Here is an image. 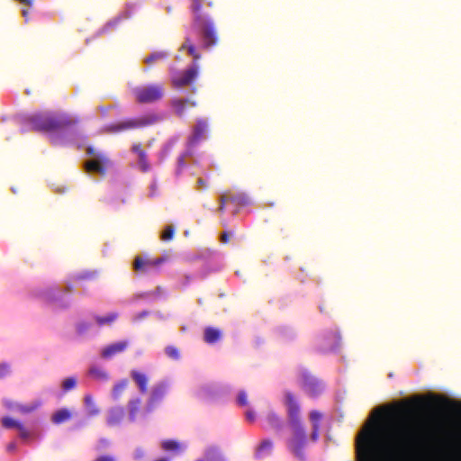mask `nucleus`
I'll use <instances>...</instances> for the list:
<instances>
[{"mask_svg": "<svg viewBox=\"0 0 461 461\" xmlns=\"http://www.w3.org/2000/svg\"><path fill=\"white\" fill-rule=\"evenodd\" d=\"M417 438V430L410 423L395 422L385 432L386 450L393 459L402 460L413 449Z\"/></svg>", "mask_w": 461, "mask_h": 461, "instance_id": "obj_1", "label": "nucleus"}, {"mask_svg": "<svg viewBox=\"0 0 461 461\" xmlns=\"http://www.w3.org/2000/svg\"><path fill=\"white\" fill-rule=\"evenodd\" d=\"M203 5L212 8L213 0H191L190 9L193 13V27L202 40L203 48L211 49L219 41L216 28L212 19L203 12Z\"/></svg>", "mask_w": 461, "mask_h": 461, "instance_id": "obj_2", "label": "nucleus"}, {"mask_svg": "<svg viewBox=\"0 0 461 461\" xmlns=\"http://www.w3.org/2000/svg\"><path fill=\"white\" fill-rule=\"evenodd\" d=\"M356 461H381L376 431L367 424L356 440Z\"/></svg>", "mask_w": 461, "mask_h": 461, "instance_id": "obj_3", "label": "nucleus"}, {"mask_svg": "<svg viewBox=\"0 0 461 461\" xmlns=\"http://www.w3.org/2000/svg\"><path fill=\"white\" fill-rule=\"evenodd\" d=\"M78 120L68 114L36 113L31 116V129L38 131H56L70 129Z\"/></svg>", "mask_w": 461, "mask_h": 461, "instance_id": "obj_4", "label": "nucleus"}, {"mask_svg": "<svg viewBox=\"0 0 461 461\" xmlns=\"http://www.w3.org/2000/svg\"><path fill=\"white\" fill-rule=\"evenodd\" d=\"M160 120L159 116L155 113L141 115L138 118L127 119L109 126L111 132H120L139 128L147 127L155 124Z\"/></svg>", "mask_w": 461, "mask_h": 461, "instance_id": "obj_5", "label": "nucleus"}, {"mask_svg": "<svg viewBox=\"0 0 461 461\" xmlns=\"http://www.w3.org/2000/svg\"><path fill=\"white\" fill-rule=\"evenodd\" d=\"M292 436L287 440L289 451L299 460L306 461L304 447L307 443V436L303 425L290 426Z\"/></svg>", "mask_w": 461, "mask_h": 461, "instance_id": "obj_6", "label": "nucleus"}, {"mask_svg": "<svg viewBox=\"0 0 461 461\" xmlns=\"http://www.w3.org/2000/svg\"><path fill=\"white\" fill-rule=\"evenodd\" d=\"M162 85H148L134 88L135 100L140 104H150L161 100L164 96Z\"/></svg>", "mask_w": 461, "mask_h": 461, "instance_id": "obj_7", "label": "nucleus"}, {"mask_svg": "<svg viewBox=\"0 0 461 461\" xmlns=\"http://www.w3.org/2000/svg\"><path fill=\"white\" fill-rule=\"evenodd\" d=\"M73 291V285L67 284L63 289L59 288H50L44 293L45 300L53 304L57 308H66L68 306V302L64 299V294L71 293Z\"/></svg>", "mask_w": 461, "mask_h": 461, "instance_id": "obj_8", "label": "nucleus"}, {"mask_svg": "<svg viewBox=\"0 0 461 461\" xmlns=\"http://www.w3.org/2000/svg\"><path fill=\"white\" fill-rule=\"evenodd\" d=\"M285 405L287 410L289 426L303 425L300 417V406L296 402L294 395L289 391L285 393Z\"/></svg>", "mask_w": 461, "mask_h": 461, "instance_id": "obj_9", "label": "nucleus"}, {"mask_svg": "<svg viewBox=\"0 0 461 461\" xmlns=\"http://www.w3.org/2000/svg\"><path fill=\"white\" fill-rule=\"evenodd\" d=\"M285 405L287 410L289 426L303 425L300 417V406L296 402L294 395L289 391L285 393Z\"/></svg>", "mask_w": 461, "mask_h": 461, "instance_id": "obj_10", "label": "nucleus"}, {"mask_svg": "<svg viewBox=\"0 0 461 461\" xmlns=\"http://www.w3.org/2000/svg\"><path fill=\"white\" fill-rule=\"evenodd\" d=\"M300 385L311 397H316L322 392L321 383L308 372H303Z\"/></svg>", "mask_w": 461, "mask_h": 461, "instance_id": "obj_11", "label": "nucleus"}, {"mask_svg": "<svg viewBox=\"0 0 461 461\" xmlns=\"http://www.w3.org/2000/svg\"><path fill=\"white\" fill-rule=\"evenodd\" d=\"M198 75V66L194 64L191 68L176 75L172 78V84L175 87L181 88L190 85Z\"/></svg>", "mask_w": 461, "mask_h": 461, "instance_id": "obj_12", "label": "nucleus"}, {"mask_svg": "<svg viewBox=\"0 0 461 461\" xmlns=\"http://www.w3.org/2000/svg\"><path fill=\"white\" fill-rule=\"evenodd\" d=\"M167 385L165 383L156 384L149 394V400L146 404V411H152L155 407L163 400L167 393Z\"/></svg>", "mask_w": 461, "mask_h": 461, "instance_id": "obj_13", "label": "nucleus"}, {"mask_svg": "<svg viewBox=\"0 0 461 461\" xmlns=\"http://www.w3.org/2000/svg\"><path fill=\"white\" fill-rule=\"evenodd\" d=\"M174 113L178 117H183L186 111L196 106V103L189 98H175L171 101Z\"/></svg>", "mask_w": 461, "mask_h": 461, "instance_id": "obj_14", "label": "nucleus"}, {"mask_svg": "<svg viewBox=\"0 0 461 461\" xmlns=\"http://www.w3.org/2000/svg\"><path fill=\"white\" fill-rule=\"evenodd\" d=\"M129 346V342L127 340H122L105 347L101 353V357L103 358L108 359L112 357L123 352Z\"/></svg>", "mask_w": 461, "mask_h": 461, "instance_id": "obj_15", "label": "nucleus"}, {"mask_svg": "<svg viewBox=\"0 0 461 461\" xmlns=\"http://www.w3.org/2000/svg\"><path fill=\"white\" fill-rule=\"evenodd\" d=\"M340 346V336L336 330L327 332L323 337L324 350H335Z\"/></svg>", "mask_w": 461, "mask_h": 461, "instance_id": "obj_16", "label": "nucleus"}, {"mask_svg": "<svg viewBox=\"0 0 461 461\" xmlns=\"http://www.w3.org/2000/svg\"><path fill=\"white\" fill-rule=\"evenodd\" d=\"M131 377L136 383V384L139 387L140 392L142 394H144L148 392L149 377L147 375H145L140 371H137V370H132L131 372Z\"/></svg>", "mask_w": 461, "mask_h": 461, "instance_id": "obj_17", "label": "nucleus"}, {"mask_svg": "<svg viewBox=\"0 0 461 461\" xmlns=\"http://www.w3.org/2000/svg\"><path fill=\"white\" fill-rule=\"evenodd\" d=\"M124 417V409L122 407H114L108 411L107 424L110 427L117 426Z\"/></svg>", "mask_w": 461, "mask_h": 461, "instance_id": "obj_18", "label": "nucleus"}, {"mask_svg": "<svg viewBox=\"0 0 461 461\" xmlns=\"http://www.w3.org/2000/svg\"><path fill=\"white\" fill-rule=\"evenodd\" d=\"M2 425L5 429H17L20 431L22 438H25L29 435L27 429L23 426V424L14 418L4 417L2 419Z\"/></svg>", "mask_w": 461, "mask_h": 461, "instance_id": "obj_19", "label": "nucleus"}, {"mask_svg": "<svg viewBox=\"0 0 461 461\" xmlns=\"http://www.w3.org/2000/svg\"><path fill=\"white\" fill-rule=\"evenodd\" d=\"M133 268L137 272L149 273L152 267V261L149 258H143L141 257H136L133 262Z\"/></svg>", "mask_w": 461, "mask_h": 461, "instance_id": "obj_20", "label": "nucleus"}, {"mask_svg": "<svg viewBox=\"0 0 461 461\" xmlns=\"http://www.w3.org/2000/svg\"><path fill=\"white\" fill-rule=\"evenodd\" d=\"M72 416H73V413L68 409H67V408L59 409L52 414L51 421L57 425L61 424L63 422L69 420L72 418Z\"/></svg>", "mask_w": 461, "mask_h": 461, "instance_id": "obj_21", "label": "nucleus"}, {"mask_svg": "<svg viewBox=\"0 0 461 461\" xmlns=\"http://www.w3.org/2000/svg\"><path fill=\"white\" fill-rule=\"evenodd\" d=\"M186 50L187 53L194 58V63L196 64V61L201 59V55L196 50V47L193 43L190 37H185L184 43L180 47V50Z\"/></svg>", "mask_w": 461, "mask_h": 461, "instance_id": "obj_22", "label": "nucleus"}, {"mask_svg": "<svg viewBox=\"0 0 461 461\" xmlns=\"http://www.w3.org/2000/svg\"><path fill=\"white\" fill-rule=\"evenodd\" d=\"M141 405V400L140 398H134L129 401L128 402V410H129V420L131 421H134L136 420L137 414L140 412Z\"/></svg>", "mask_w": 461, "mask_h": 461, "instance_id": "obj_23", "label": "nucleus"}, {"mask_svg": "<svg viewBox=\"0 0 461 461\" xmlns=\"http://www.w3.org/2000/svg\"><path fill=\"white\" fill-rule=\"evenodd\" d=\"M221 337L220 330L208 327L204 330V341L209 344L217 342Z\"/></svg>", "mask_w": 461, "mask_h": 461, "instance_id": "obj_24", "label": "nucleus"}, {"mask_svg": "<svg viewBox=\"0 0 461 461\" xmlns=\"http://www.w3.org/2000/svg\"><path fill=\"white\" fill-rule=\"evenodd\" d=\"M89 375L98 381V382H105L109 379V375L106 371L97 366H92L88 370Z\"/></svg>", "mask_w": 461, "mask_h": 461, "instance_id": "obj_25", "label": "nucleus"}, {"mask_svg": "<svg viewBox=\"0 0 461 461\" xmlns=\"http://www.w3.org/2000/svg\"><path fill=\"white\" fill-rule=\"evenodd\" d=\"M208 128V123L204 120H198L194 128V139L198 140L204 136Z\"/></svg>", "mask_w": 461, "mask_h": 461, "instance_id": "obj_26", "label": "nucleus"}, {"mask_svg": "<svg viewBox=\"0 0 461 461\" xmlns=\"http://www.w3.org/2000/svg\"><path fill=\"white\" fill-rule=\"evenodd\" d=\"M266 419L272 429L280 430L283 428V421L276 413L271 411L267 413Z\"/></svg>", "mask_w": 461, "mask_h": 461, "instance_id": "obj_27", "label": "nucleus"}, {"mask_svg": "<svg viewBox=\"0 0 461 461\" xmlns=\"http://www.w3.org/2000/svg\"><path fill=\"white\" fill-rule=\"evenodd\" d=\"M128 386V381L126 379H123L120 381L119 383L115 384L113 387L112 395L114 400H118L126 387Z\"/></svg>", "mask_w": 461, "mask_h": 461, "instance_id": "obj_28", "label": "nucleus"}, {"mask_svg": "<svg viewBox=\"0 0 461 461\" xmlns=\"http://www.w3.org/2000/svg\"><path fill=\"white\" fill-rule=\"evenodd\" d=\"M118 318L117 312H111L104 317L95 316V320L99 326L109 325Z\"/></svg>", "mask_w": 461, "mask_h": 461, "instance_id": "obj_29", "label": "nucleus"}, {"mask_svg": "<svg viewBox=\"0 0 461 461\" xmlns=\"http://www.w3.org/2000/svg\"><path fill=\"white\" fill-rule=\"evenodd\" d=\"M86 169L89 172H97L104 174L105 168L98 160H90L86 163Z\"/></svg>", "mask_w": 461, "mask_h": 461, "instance_id": "obj_30", "label": "nucleus"}, {"mask_svg": "<svg viewBox=\"0 0 461 461\" xmlns=\"http://www.w3.org/2000/svg\"><path fill=\"white\" fill-rule=\"evenodd\" d=\"M167 56H168L167 53L165 51H157V52H153L149 56L146 57L144 61H145V63L151 65L158 60L166 59L167 58Z\"/></svg>", "mask_w": 461, "mask_h": 461, "instance_id": "obj_31", "label": "nucleus"}, {"mask_svg": "<svg viewBox=\"0 0 461 461\" xmlns=\"http://www.w3.org/2000/svg\"><path fill=\"white\" fill-rule=\"evenodd\" d=\"M139 166H140V168L142 172H148L149 171L150 169V165L148 161V157H147V153L145 152L144 154H140L139 157Z\"/></svg>", "mask_w": 461, "mask_h": 461, "instance_id": "obj_32", "label": "nucleus"}, {"mask_svg": "<svg viewBox=\"0 0 461 461\" xmlns=\"http://www.w3.org/2000/svg\"><path fill=\"white\" fill-rule=\"evenodd\" d=\"M85 403L89 408V414L90 415H97L99 413V409L96 407V405L94 402L93 398L90 395H86L85 397Z\"/></svg>", "mask_w": 461, "mask_h": 461, "instance_id": "obj_33", "label": "nucleus"}, {"mask_svg": "<svg viewBox=\"0 0 461 461\" xmlns=\"http://www.w3.org/2000/svg\"><path fill=\"white\" fill-rule=\"evenodd\" d=\"M179 447V443L176 440L167 439L162 442V448L166 451L177 450Z\"/></svg>", "mask_w": 461, "mask_h": 461, "instance_id": "obj_34", "label": "nucleus"}, {"mask_svg": "<svg viewBox=\"0 0 461 461\" xmlns=\"http://www.w3.org/2000/svg\"><path fill=\"white\" fill-rule=\"evenodd\" d=\"M175 235V228L171 225H168L165 228L163 232L161 233V240L165 241L171 240L174 238Z\"/></svg>", "mask_w": 461, "mask_h": 461, "instance_id": "obj_35", "label": "nucleus"}, {"mask_svg": "<svg viewBox=\"0 0 461 461\" xmlns=\"http://www.w3.org/2000/svg\"><path fill=\"white\" fill-rule=\"evenodd\" d=\"M165 352L167 356L174 360H178L180 358V353L177 348L174 346H167L165 348Z\"/></svg>", "mask_w": 461, "mask_h": 461, "instance_id": "obj_36", "label": "nucleus"}, {"mask_svg": "<svg viewBox=\"0 0 461 461\" xmlns=\"http://www.w3.org/2000/svg\"><path fill=\"white\" fill-rule=\"evenodd\" d=\"M310 420L312 423V427H320V422L322 418V415L318 411H312L310 412Z\"/></svg>", "mask_w": 461, "mask_h": 461, "instance_id": "obj_37", "label": "nucleus"}, {"mask_svg": "<svg viewBox=\"0 0 461 461\" xmlns=\"http://www.w3.org/2000/svg\"><path fill=\"white\" fill-rule=\"evenodd\" d=\"M77 379L75 377H68L62 383V388L64 391H69L76 387Z\"/></svg>", "mask_w": 461, "mask_h": 461, "instance_id": "obj_38", "label": "nucleus"}, {"mask_svg": "<svg viewBox=\"0 0 461 461\" xmlns=\"http://www.w3.org/2000/svg\"><path fill=\"white\" fill-rule=\"evenodd\" d=\"M228 199H229L230 203H234L237 204H245L247 203V198L244 194H237V195L228 194Z\"/></svg>", "mask_w": 461, "mask_h": 461, "instance_id": "obj_39", "label": "nucleus"}, {"mask_svg": "<svg viewBox=\"0 0 461 461\" xmlns=\"http://www.w3.org/2000/svg\"><path fill=\"white\" fill-rule=\"evenodd\" d=\"M273 447V442L270 439H265L259 445L258 451L263 452L265 450L270 451Z\"/></svg>", "mask_w": 461, "mask_h": 461, "instance_id": "obj_40", "label": "nucleus"}, {"mask_svg": "<svg viewBox=\"0 0 461 461\" xmlns=\"http://www.w3.org/2000/svg\"><path fill=\"white\" fill-rule=\"evenodd\" d=\"M440 401L444 402L447 405H449L453 408V410L457 412L458 414H461V404L456 402H449L447 400H445L443 398H439Z\"/></svg>", "mask_w": 461, "mask_h": 461, "instance_id": "obj_41", "label": "nucleus"}, {"mask_svg": "<svg viewBox=\"0 0 461 461\" xmlns=\"http://www.w3.org/2000/svg\"><path fill=\"white\" fill-rule=\"evenodd\" d=\"M238 403L241 406L248 405V395L245 391H240L237 398Z\"/></svg>", "mask_w": 461, "mask_h": 461, "instance_id": "obj_42", "label": "nucleus"}, {"mask_svg": "<svg viewBox=\"0 0 461 461\" xmlns=\"http://www.w3.org/2000/svg\"><path fill=\"white\" fill-rule=\"evenodd\" d=\"M220 207L218 209V211L221 212V213H223L224 212V210H225V204L227 203H229V199H228V194H223L221 198H220Z\"/></svg>", "mask_w": 461, "mask_h": 461, "instance_id": "obj_43", "label": "nucleus"}, {"mask_svg": "<svg viewBox=\"0 0 461 461\" xmlns=\"http://www.w3.org/2000/svg\"><path fill=\"white\" fill-rule=\"evenodd\" d=\"M6 406L10 409L17 408V410L22 413H27L29 411V409L25 406H20L18 404H14L13 402H6Z\"/></svg>", "mask_w": 461, "mask_h": 461, "instance_id": "obj_44", "label": "nucleus"}, {"mask_svg": "<svg viewBox=\"0 0 461 461\" xmlns=\"http://www.w3.org/2000/svg\"><path fill=\"white\" fill-rule=\"evenodd\" d=\"M131 150L138 155L144 154L146 151L142 149L140 143H136L132 146Z\"/></svg>", "mask_w": 461, "mask_h": 461, "instance_id": "obj_45", "label": "nucleus"}, {"mask_svg": "<svg viewBox=\"0 0 461 461\" xmlns=\"http://www.w3.org/2000/svg\"><path fill=\"white\" fill-rule=\"evenodd\" d=\"M319 434H320V427H312V434H311V439L313 441V442H316L319 438Z\"/></svg>", "mask_w": 461, "mask_h": 461, "instance_id": "obj_46", "label": "nucleus"}, {"mask_svg": "<svg viewBox=\"0 0 461 461\" xmlns=\"http://www.w3.org/2000/svg\"><path fill=\"white\" fill-rule=\"evenodd\" d=\"M90 325L86 322L79 323L77 327L78 333L82 334L89 329Z\"/></svg>", "mask_w": 461, "mask_h": 461, "instance_id": "obj_47", "label": "nucleus"}, {"mask_svg": "<svg viewBox=\"0 0 461 461\" xmlns=\"http://www.w3.org/2000/svg\"><path fill=\"white\" fill-rule=\"evenodd\" d=\"M9 373L7 365H0V379L4 378Z\"/></svg>", "mask_w": 461, "mask_h": 461, "instance_id": "obj_48", "label": "nucleus"}, {"mask_svg": "<svg viewBox=\"0 0 461 461\" xmlns=\"http://www.w3.org/2000/svg\"><path fill=\"white\" fill-rule=\"evenodd\" d=\"M145 456V451L142 448H137L134 453V458L139 460L143 458Z\"/></svg>", "mask_w": 461, "mask_h": 461, "instance_id": "obj_49", "label": "nucleus"}, {"mask_svg": "<svg viewBox=\"0 0 461 461\" xmlns=\"http://www.w3.org/2000/svg\"><path fill=\"white\" fill-rule=\"evenodd\" d=\"M95 461H116V460L113 456L104 455V456H100Z\"/></svg>", "mask_w": 461, "mask_h": 461, "instance_id": "obj_50", "label": "nucleus"}, {"mask_svg": "<svg viewBox=\"0 0 461 461\" xmlns=\"http://www.w3.org/2000/svg\"><path fill=\"white\" fill-rule=\"evenodd\" d=\"M196 184H197L198 190H202L206 187V184L203 178H198Z\"/></svg>", "mask_w": 461, "mask_h": 461, "instance_id": "obj_51", "label": "nucleus"}, {"mask_svg": "<svg viewBox=\"0 0 461 461\" xmlns=\"http://www.w3.org/2000/svg\"><path fill=\"white\" fill-rule=\"evenodd\" d=\"M151 261H152V267H153V268H155V267H158L164 261V258H158L156 259H151Z\"/></svg>", "mask_w": 461, "mask_h": 461, "instance_id": "obj_52", "label": "nucleus"}, {"mask_svg": "<svg viewBox=\"0 0 461 461\" xmlns=\"http://www.w3.org/2000/svg\"><path fill=\"white\" fill-rule=\"evenodd\" d=\"M229 240H230V234L227 231L222 232L221 235V240L223 243H227L229 241Z\"/></svg>", "mask_w": 461, "mask_h": 461, "instance_id": "obj_53", "label": "nucleus"}, {"mask_svg": "<svg viewBox=\"0 0 461 461\" xmlns=\"http://www.w3.org/2000/svg\"><path fill=\"white\" fill-rule=\"evenodd\" d=\"M246 418L249 421H253L255 420V413L252 411H247Z\"/></svg>", "mask_w": 461, "mask_h": 461, "instance_id": "obj_54", "label": "nucleus"}, {"mask_svg": "<svg viewBox=\"0 0 461 461\" xmlns=\"http://www.w3.org/2000/svg\"><path fill=\"white\" fill-rule=\"evenodd\" d=\"M14 448H15V444H14V443H10V444L7 446V450H8V451H13Z\"/></svg>", "mask_w": 461, "mask_h": 461, "instance_id": "obj_55", "label": "nucleus"}, {"mask_svg": "<svg viewBox=\"0 0 461 461\" xmlns=\"http://www.w3.org/2000/svg\"><path fill=\"white\" fill-rule=\"evenodd\" d=\"M22 12H23V15L24 17H26V16H27V14H28L27 9H26V8H24V9H23V11H22Z\"/></svg>", "mask_w": 461, "mask_h": 461, "instance_id": "obj_56", "label": "nucleus"}, {"mask_svg": "<svg viewBox=\"0 0 461 461\" xmlns=\"http://www.w3.org/2000/svg\"><path fill=\"white\" fill-rule=\"evenodd\" d=\"M216 449H210L207 453V455L209 456L210 454H213V453H216Z\"/></svg>", "mask_w": 461, "mask_h": 461, "instance_id": "obj_57", "label": "nucleus"}, {"mask_svg": "<svg viewBox=\"0 0 461 461\" xmlns=\"http://www.w3.org/2000/svg\"><path fill=\"white\" fill-rule=\"evenodd\" d=\"M22 4L27 5L29 0H19Z\"/></svg>", "mask_w": 461, "mask_h": 461, "instance_id": "obj_58", "label": "nucleus"}, {"mask_svg": "<svg viewBox=\"0 0 461 461\" xmlns=\"http://www.w3.org/2000/svg\"><path fill=\"white\" fill-rule=\"evenodd\" d=\"M100 109H101V111H102L103 113L106 112V109H105V108H104V107H100Z\"/></svg>", "mask_w": 461, "mask_h": 461, "instance_id": "obj_59", "label": "nucleus"}, {"mask_svg": "<svg viewBox=\"0 0 461 461\" xmlns=\"http://www.w3.org/2000/svg\"><path fill=\"white\" fill-rule=\"evenodd\" d=\"M167 10L168 13H170L172 9H171V7H167Z\"/></svg>", "mask_w": 461, "mask_h": 461, "instance_id": "obj_60", "label": "nucleus"}, {"mask_svg": "<svg viewBox=\"0 0 461 461\" xmlns=\"http://www.w3.org/2000/svg\"><path fill=\"white\" fill-rule=\"evenodd\" d=\"M458 436L461 438V429L458 431Z\"/></svg>", "mask_w": 461, "mask_h": 461, "instance_id": "obj_61", "label": "nucleus"}]
</instances>
